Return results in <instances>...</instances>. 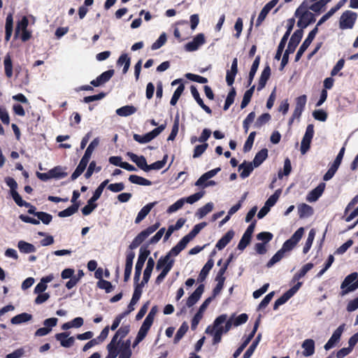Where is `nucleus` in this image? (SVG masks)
I'll return each instance as SVG.
<instances>
[{
    "label": "nucleus",
    "mask_w": 358,
    "mask_h": 358,
    "mask_svg": "<svg viewBox=\"0 0 358 358\" xmlns=\"http://www.w3.org/2000/svg\"><path fill=\"white\" fill-rule=\"evenodd\" d=\"M310 3H313L310 0H304L295 10L294 16L299 18L297 27H299V29L303 30L315 22V15L308 10V9L310 10Z\"/></svg>",
    "instance_id": "obj_1"
},
{
    "label": "nucleus",
    "mask_w": 358,
    "mask_h": 358,
    "mask_svg": "<svg viewBox=\"0 0 358 358\" xmlns=\"http://www.w3.org/2000/svg\"><path fill=\"white\" fill-rule=\"evenodd\" d=\"M99 138H95L88 145L87 148L84 155L83 156L81 160L80 161L79 164L76 167L74 172L72 173L71 178L72 180L78 178L85 171L87 167V165L90 159L92 154L95 149V148L99 145Z\"/></svg>",
    "instance_id": "obj_2"
},
{
    "label": "nucleus",
    "mask_w": 358,
    "mask_h": 358,
    "mask_svg": "<svg viewBox=\"0 0 358 358\" xmlns=\"http://www.w3.org/2000/svg\"><path fill=\"white\" fill-rule=\"evenodd\" d=\"M109 180H105L94 191L93 196L88 200L87 204L82 208V213L84 215H90L97 206L95 202L100 198L103 189L108 184Z\"/></svg>",
    "instance_id": "obj_3"
},
{
    "label": "nucleus",
    "mask_w": 358,
    "mask_h": 358,
    "mask_svg": "<svg viewBox=\"0 0 358 358\" xmlns=\"http://www.w3.org/2000/svg\"><path fill=\"white\" fill-rule=\"evenodd\" d=\"M341 296H345L350 292H354L358 288V274L357 273H352L347 275L341 283Z\"/></svg>",
    "instance_id": "obj_4"
},
{
    "label": "nucleus",
    "mask_w": 358,
    "mask_h": 358,
    "mask_svg": "<svg viewBox=\"0 0 358 358\" xmlns=\"http://www.w3.org/2000/svg\"><path fill=\"white\" fill-rule=\"evenodd\" d=\"M150 254V251L148 250V246H142L140 248L139 255L135 266V273L134 277V282L139 281L145 262Z\"/></svg>",
    "instance_id": "obj_5"
},
{
    "label": "nucleus",
    "mask_w": 358,
    "mask_h": 358,
    "mask_svg": "<svg viewBox=\"0 0 358 358\" xmlns=\"http://www.w3.org/2000/svg\"><path fill=\"white\" fill-rule=\"evenodd\" d=\"M357 18V14L352 10H345L340 17L339 28L341 29H352Z\"/></svg>",
    "instance_id": "obj_6"
},
{
    "label": "nucleus",
    "mask_w": 358,
    "mask_h": 358,
    "mask_svg": "<svg viewBox=\"0 0 358 358\" xmlns=\"http://www.w3.org/2000/svg\"><path fill=\"white\" fill-rule=\"evenodd\" d=\"M227 319V315L226 314H222L218 316L213 322V325H209L206 329V334H220V336H222L223 334L227 333L225 331V329L222 324L226 322Z\"/></svg>",
    "instance_id": "obj_7"
},
{
    "label": "nucleus",
    "mask_w": 358,
    "mask_h": 358,
    "mask_svg": "<svg viewBox=\"0 0 358 358\" xmlns=\"http://www.w3.org/2000/svg\"><path fill=\"white\" fill-rule=\"evenodd\" d=\"M303 232L304 229L303 227H300L299 229H298L291 236V238L287 240L283 243L282 247L281 248L280 250H282L284 253H285L286 252L291 251L294 248V246L299 242V241L303 236Z\"/></svg>",
    "instance_id": "obj_8"
},
{
    "label": "nucleus",
    "mask_w": 358,
    "mask_h": 358,
    "mask_svg": "<svg viewBox=\"0 0 358 358\" xmlns=\"http://www.w3.org/2000/svg\"><path fill=\"white\" fill-rule=\"evenodd\" d=\"M302 285L301 282H298L295 285L291 287L285 293H284L279 299H278L273 305V309H278L279 306L285 303L290 298H292L300 289Z\"/></svg>",
    "instance_id": "obj_9"
},
{
    "label": "nucleus",
    "mask_w": 358,
    "mask_h": 358,
    "mask_svg": "<svg viewBox=\"0 0 358 358\" xmlns=\"http://www.w3.org/2000/svg\"><path fill=\"white\" fill-rule=\"evenodd\" d=\"M294 22H295V20L294 18H291L288 20L289 26L287 27L286 32L285 33L284 36H282V38L280 40V42L278 45V47L277 49L276 54L275 55V59H276V60H280L281 58L282 53L285 46L286 45L287 39H288V38L291 34V31L293 29Z\"/></svg>",
    "instance_id": "obj_10"
},
{
    "label": "nucleus",
    "mask_w": 358,
    "mask_h": 358,
    "mask_svg": "<svg viewBox=\"0 0 358 358\" xmlns=\"http://www.w3.org/2000/svg\"><path fill=\"white\" fill-rule=\"evenodd\" d=\"M318 32V29L315 27L310 33L308 34L307 38L303 42L299 49L298 50L296 55L295 56V62H298L306 49L309 47L313 39L315 38L316 34Z\"/></svg>",
    "instance_id": "obj_11"
},
{
    "label": "nucleus",
    "mask_w": 358,
    "mask_h": 358,
    "mask_svg": "<svg viewBox=\"0 0 358 358\" xmlns=\"http://www.w3.org/2000/svg\"><path fill=\"white\" fill-rule=\"evenodd\" d=\"M212 297H208L206 299L203 303L200 306L198 312L195 314L194 317L192 320L191 328L192 330L196 329L200 320L203 317V314L206 310L207 307L210 304L212 301Z\"/></svg>",
    "instance_id": "obj_12"
},
{
    "label": "nucleus",
    "mask_w": 358,
    "mask_h": 358,
    "mask_svg": "<svg viewBox=\"0 0 358 358\" xmlns=\"http://www.w3.org/2000/svg\"><path fill=\"white\" fill-rule=\"evenodd\" d=\"M206 42L203 34H197L192 41L187 43L185 45V49L187 52H194L199 49L200 46Z\"/></svg>",
    "instance_id": "obj_13"
},
{
    "label": "nucleus",
    "mask_w": 358,
    "mask_h": 358,
    "mask_svg": "<svg viewBox=\"0 0 358 358\" xmlns=\"http://www.w3.org/2000/svg\"><path fill=\"white\" fill-rule=\"evenodd\" d=\"M221 169L217 167L203 173L195 182V185L201 188H206V183L209 179L214 177Z\"/></svg>",
    "instance_id": "obj_14"
},
{
    "label": "nucleus",
    "mask_w": 358,
    "mask_h": 358,
    "mask_svg": "<svg viewBox=\"0 0 358 358\" xmlns=\"http://www.w3.org/2000/svg\"><path fill=\"white\" fill-rule=\"evenodd\" d=\"M303 30H301V29L296 30L294 32V34H292V36H291V38L288 43V45H287L286 50L293 53L294 52L296 48L300 43V41L303 37Z\"/></svg>",
    "instance_id": "obj_15"
},
{
    "label": "nucleus",
    "mask_w": 358,
    "mask_h": 358,
    "mask_svg": "<svg viewBox=\"0 0 358 358\" xmlns=\"http://www.w3.org/2000/svg\"><path fill=\"white\" fill-rule=\"evenodd\" d=\"M279 0H271L268 3H267L260 11L259 16L257 19L256 25L259 26L262 22L265 20L268 13L271 11V10L274 8L276 4L278 3Z\"/></svg>",
    "instance_id": "obj_16"
},
{
    "label": "nucleus",
    "mask_w": 358,
    "mask_h": 358,
    "mask_svg": "<svg viewBox=\"0 0 358 358\" xmlns=\"http://www.w3.org/2000/svg\"><path fill=\"white\" fill-rule=\"evenodd\" d=\"M114 75V70L110 69L102 73L96 79L92 80L90 84L94 87H99L106 83Z\"/></svg>",
    "instance_id": "obj_17"
},
{
    "label": "nucleus",
    "mask_w": 358,
    "mask_h": 358,
    "mask_svg": "<svg viewBox=\"0 0 358 358\" xmlns=\"http://www.w3.org/2000/svg\"><path fill=\"white\" fill-rule=\"evenodd\" d=\"M326 185L324 182H321L315 189L311 190L307 195L306 200L309 202L316 201L322 194Z\"/></svg>",
    "instance_id": "obj_18"
},
{
    "label": "nucleus",
    "mask_w": 358,
    "mask_h": 358,
    "mask_svg": "<svg viewBox=\"0 0 358 358\" xmlns=\"http://www.w3.org/2000/svg\"><path fill=\"white\" fill-rule=\"evenodd\" d=\"M69 336V332L59 333L55 335V338L60 342L62 347L70 348L73 345L75 338L73 336L68 338Z\"/></svg>",
    "instance_id": "obj_19"
},
{
    "label": "nucleus",
    "mask_w": 358,
    "mask_h": 358,
    "mask_svg": "<svg viewBox=\"0 0 358 358\" xmlns=\"http://www.w3.org/2000/svg\"><path fill=\"white\" fill-rule=\"evenodd\" d=\"M237 72L238 59L237 58H234L231 63V69L227 71L226 82L229 86H231L234 84Z\"/></svg>",
    "instance_id": "obj_20"
},
{
    "label": "nucleus",
    "mask_w": 358,
    "mask_h": 358,
    "mask_svg": "<svg viewBox=\"0 0 358 358\" xmlns=\"http://www.w3.org/2000/svg\"><path fill=\"white\" fill-rule=\"evenodd\" d=\"M203 291L204 285L203 284L199 285L195 291L188 297L186 303L187 306H193L200 299Z\"/></svg>",
    "instance_id": "obj_21"
},
{
    "label": "nucleus",
    "mask_w": 358,
    "mask_h": 358,
    "mask_svg": "<svg viewBox=\"0 0 358 358\" xmlns=\"http://www.w3.org/2000/svg\"><path fill=\"white\" fill-rule=\"evenodd\" d=\"M301 348L303 350L302 354L304 357L312 356L315 353V341L311 338L306 339L302 343Z\"/></svg>",
    "instance_id": "obj_22"
},
{
    "label": "nucleus",
    "mask_w": 358,
    "mask_h": 358,
    "mask_svg": "<svg viewBox=\"0 0 358 358\" xmlns=\"http://www.w3.org/2000/svg\"><path fill=\"white\" fill-rule=\"evenodd\" d=\"M157 203V201L149 203L143 206L141 210L138 212L136 219L135 223L138 224L149 214L152 208Z\"/></svg>",
    "instance_id": "obj_23"
},
{
    "label": "nucleus",
    "mask_w": 358,
    "mask_h": 358,
    "mask_svg": "<svg viewBox=\"0 0 358 358\" xmlns=\"http://www.w3.org/2000/svg\"><path fill=\"white\" fill-rule=\"evenodd\" d=\"M254 164L252 162H249L244 161L242 164H241L238 166V170H242L240 176L241 178L245 179L248 178L250 173L252 172L254 168Z\"/></svg>",
    "instance_id": "obj_24"
},
{
    "label": "nucleus",
    "mask_w": 358,
    "mask_h": 358,
    "mask_svg": "<svg viewBox=\"0 0 358 358\" xmlns=\"http://www.w3.org/2000/svg\"><path fill=\"white\" fill-rule=\"evenodd\" d=\"M271 76V68L268 65H266L262 71L257 86V90L261 91L266 85L267 80L269 79Z\"/></svg>",
    "instance_id": "obj_25"
},
{
    "label": "nucleus",
    "mask_w": 358,
    "mask_h": 358,
    "mask_svg": "<svg viewBox=\"0 0 358 358\" xmlns=\"http://www.w3.org/2000/svg\"><path fill=\"white\" fill-rule=\"evenodd\" d=\"M234 236V231L233 230L228 231L216 243L215 247L221 250L224 249L227 245L231 241Z\"/></svg>",
    "instance_id": "obj_26"
},
{
    "label": "nucleus",
    "mask_w": 358,
    "mask_h": 358,
    "mask_svg": "<svg viewBox=\"0 0 358 358\" xmlns=\"http://www.w3.org/2000/svg\"><path fill=\"white\" fill-rule=\"evenodd\" d=\"M207 225V223L205 222L199 223L193 227V229L191 230V231L185 236L182 239L185 241L186 243H189L191 240H192L200 231L201 229H203Z\"/></svg>",
    "instance_id": "obj_27"
},
{
    "label": "nucleus",
    "mask_w": 358,
    "mask_h": 358,
    "mask_svg": "<svg viewBox=\"0 0 358 358\" xmlns=\"http://www.w3.org/2000/svg\"><path fill=\"white\" fill-rule=\"evenodd\" d=\"M331 0H310L313 3L310 4V9L315 13H320L325 8L327 3Z\"/></svg>",
    "instance_id": "obj_28"
},
{
    "label": "nucleus",
    "mask_w": 358,
    "mask_h": 358,
    "mask_svg": "<svg viewBox=\"0 0 358 358\" xmlns=\"http://www.w3.org/2000/svg\"><path fill=\"white\" fill-rule=\"evenodd\" d=\"M174 262L173 258H169L166 255L161 257L157 261L156 268L157 270L164 269V268H167L169 265H170L171 271L174 264Z\"/></svg>",
    "instance_id": "obj_29"
},
{
    "label": "nucleus",
    "mask_w": 358,
    "mask_h": 358,
    "mask_svg": "<svg viewBox=\"0 0 358 358\" xmlns=\"http://www.w3.org/2000/svg\"><path fill=\"white\" fill-rule=\"evenodd\" d=\"M137 110V108L131 105H127L119 108L116 110L115 113L120 117H128L134 114Z\"/></svg>",
    "instance_id": "obj_30"
},
{
    "label": "nucleus",
    "mask_w": 358,
    "mask_h": 358,
    "mask_svg": "<svg viewBox=\"0 0 358 358\" xmlns=\"http://www.w3.org/2000/svg\"><path fill=\"white\" fill-rule=\"evenodd\" d=\"M298 213L300 218L308 217L313 214V208L306 203H301L298 206Z\"/></svg>",
    "instance_id": "obj_31"
},
{
    "label": "nucleus",
    "mask_w": 358,
    "mask_h": 358,
    "mask_svg": "<svg viewBox=\"0 0 358 358\" xmlns=\"http://www.w3.org/2000/svg\"><path fill=\"white\" fill-rule=\"evenodd\" d=\"M188 243L184 239H181L178 244L174 246L166 255L169 258L177 256L182 250H183Z\"/></svg>",
    "instance_id": "obj_32"
},
{
    "label": "nucleus",
    "mask_w": 358,
    "mask_h": 358,
    "mask_svg": "<svg viewBox=\"0 0 358 358\" xmlns=\"http://www.w3.org/2000/svg\"><path fill=\"white\" fill-rule=\"evenodd\" d=\"M214 265V262L212 259H210L208 260V262L205 264L203 267L202 268L199 278L198 281L203 282L208 275L210 271L212 269L213 266Z\"/></svg>",
    "instance_id": "obj_33"
},
{
    "label": "nucleus",
    "mask_w": 358,
    "mask_h": 358,
    "mask_svg": "<svg viewBox=\"0 0 358 358\" xmlns=\"http://www.w3.org/2000/svg\"><path fill=\"white\" fill-rule=\"evenodd\" d=\"M31 319L32 315L31 314L22 313L12 317L10 322L13 324H20L22 323L30 321Z\"/></svg>",
    "instance_id": "obj_34"
},
{
    "label": "nucleus",
    "mask_w": 358,
    "mask_h": 358,
    "mask_svg": "<svg viewBox=\"0 0 358 358\" xmlns=\"http://www.w3.org/2000/svg\"><path fill=\"white\" fill-rule=\"evenodd\" d=\"M267 157L268 150L266 148L262 149L255 156V158L252 161L254 166L258 167L259 166H260L263 163V162L267 158Z\"/></svg>",
    "instance_id": "obj_35"
},
{
    "label": "nucleus",
    "mask_w": 358,
    "mask_h": 358,
    "mask_svg": "<svg viewBox=\"0 0 358 358\" xmlns=\"http://www.w3.org/2000/svg\"><path fill=\"white\" fill-rule=\"evenodd\" d=\"M130 64H131V59L128 56V55L126 53L122 54L117 61V64L118 66H122V65L124 66L123 70H122V73L124 74H125L128 71L129 66H130Z\"/></svg>",
    "instance_id": "obj_36"
},
{
    "label": "nucleus",
    "mask_w": 358,
    "mask_h": 358,
    "mask_svg": "<svg viewBox=\"0 0 358 358\" xmlns=\"http://www.w3.org/2000/svg\"><path fill=\"white\" fill-rule=\"evenodd\" d=\"M17 247L20 251L24 254L35 252L36 251V248L34 245L24 241H20L17 243Z\"/></svg>",
    "instance_id": "obj_37"
},
{
    "label": "nucleus",
    "mask_w": 358,
    "mask_h": 358,
    "mask_svg": "<svg viewBox=\"0 0 358 358\" xmlns=\"http://www.w3.org/2000/svg\"><path fill=\"white\" fill-rule=\"evenodd\" d=\"M133 138H134V141H136V142L141 143V144H145V143L150 142L152 140H153L156 137L155 136V134L151 131L143 136L134 134L133 136Z\"/></svg>",
    "instance_id": "obj_38"
},
{
    "label": "nucleus",
    "mask_w": 358,
    "mask_h": 358,
    "mask_svg": "<svg viewBox=\"0 0 358 358\" xmlns=\"http://www.w3.org/2000/svg\"><path fill=\"white\" fill-rule=\"evenodd\" d=\"M259 63H260V57L257 56L252 64L250 71L249 72L248 80V86L251 85V84L253 81V79L255 78V76L257 73V71L258 69Z\"/></svg>",
    "instance_id": "obj_39"
},
{
    "label": "nucleus",
    "mask_w": 358,
    "mask_h": 358,
    "mask_svg": "<svg viewBox=\"0 0 358 358\" xmlns=\"http://www.w3.org/2000/svg\"><path fill=\"white\" fill-rule=\"evenodd\" d=\"M214 205L212 202H208L206 205H204L203 207L199 208L196 213V216L199 219L203 218L204 216H206L207 214L210 213L213 209Z\"/></svg>",
    "instance_id": "obj_40"
},
{
    "label": "nucleus",
    "mask_w": 358,
    "mask_h": 358,
    "mask_svg": "<svg viewBox=\"0 0 358 358\" xmlns=\"http://www.w3.org/2000/svg\"><path fill=\"white\" fill-rule=\"evenodd\" d=\"M129 180L134 184L143 185V186H150L152 185V182L146 178L138 176L137 175H131L129 177Z\"/></svg>",
    "instance_id": "obj_41"
},
{
    "label": "nucleus",
    "mask_w": 358,
    "mask_h": 358,
    "mask_svg": "<svg viewBox=\"0 0 358 358\" xmlns=\"http://www.w3.org/2000/svg\"><path fill=\"white\" fill-rule=\"evenodd\" d=\"M3 65L5 69V74L8 78H11L13 76V63L11 57L9 54H7L3 59Z\"/></svg>",
    "instance_id": "obj_42"
},
{
    "label": "nucleus",
    "mask_w": 358,
    "mask_h": 358,
    "mask_svg": "<svg viewBox=\"0 0 358 358\" xmlns=\"http://www.w3.org/2000/svg\"><path fill=\"white\" fill-rule=\"evenodd\" d=\"M313 266L314 265L312 263L305 264L298 273L294 274L292 281L295 282L303 278Z\"/></svg>",
    "instance_id": "obj_43"
},
{
    "label": "nucleus",
    "mask_w": 358,
    "mask_h": 358,
    "mask_svg": "<svg viewBox=\"0 0 358 358\" xmlns=\"http://www.w3.org/2000/svg\"><path fill=\"white\" fill-rule=\"evenodd\" d=\"M262 334H259L257 337L255 338V341L252 342V343L250 345V346L248 348V349L245 351V352L243 355V358H250L253 352H255L256 348L257 347L259 341H261Z\"/></svg>",
    "instance_id": "obj_44"
},
{
    "label": "nucleus",
    "mask_w": 358,
    "mask_h": 358,
    "mask_svg": "<svg viewBox=\"0 0 358 358\" xmlns=\"http://www.w3.org/2000/svg\"><path fill=\"white\" fill-rule=\"evenodd\" d=\"M80 207V203L73 204L64 210L59 212L58 216L60 217H69L76 213Z\"/></svg>",
    "instance_id": "obj_45"
},
{
    "label": "nucleus",
    "mask_w": 358,
    "mask_h": 358,
    "mask_svg": "<svg viewBox=\"0 0 358 358\" xmlns=\"http://www.w3.org/2000/svg\"><path fill=\"white\" fill-rule=\"evenodd\" d=\"M255 89V85H253L249 90H248L243 95V98L242 100V102L241 103V108L243 109L245 108L248 103H250L251 98L252 96V94L254 93Z\"/></svg>",
    "instance_id": "obj_46"
},
{
    "label": "nucleus",
    "mask_w": 358,
    "mask_h": 358,
    "mask_svg": "<svg viewBox=\"0 0 358 358\" xmlns=\"http://www.w3.org/2000/svg\"><path fill=\"white\" fill-rule=\"evenodd\" d=\"M189 329V326L187 322H184L178 330L176 332V334L174 338V343H178L180 339L184 336Z\"/></svg>",
    "instance_id": "obj_47"
},
{
    "label": "nucleus",
    "mask_w": 358,
    "mask_h": 358,
    "mask_svg": "<svg viewBox=\"0 0 358 358\" xmlns=\"http://www.w3.org/2000/svg\"><path fill=\"white\" fill-rule=\"evenodd\" d=\"M315 236V229H310V231L308 233V238L306 239L305 245L303 248V252L304 254L308 253V251L310 250V249L312 246L313 242L314 241Z\"/></svg>",
    "instance_id": "obj_48"
},
{
    "label": "nucleus",
    "mask_w": 358,
    "mask_h": 358,
    "mask_svg": "<svg viewBox=\"0 0 358 358\" xmlns=\"http://www.w3.org/2000/svg\"><path fill=\"white\" fill-rule=\"evenodd\" d=\"M178 129H179V115L177 114L175 117V120H174L171 132L169 134V136L167 138V141H173L176 138V137L178 133Z\"/></svg>",
    "instance_id": "obj_49"
},
{
    "label": "nucleus",
    "mask_w": 358,
    "mask_h": 358,
    "mask_svg": "<svg viewBox=\"0 0 358 358\" xmlns=\"http://www.w3.org/2000/svg\"><path fill=\"white\" fill-rule=\"evenodd\" d=\"M152 324V322L149 321L148 320L145 319L137 335L142 337L143 338H144L146 336L148 331H149Z\"/></svg>",
    "instance_id": "obj_50"
},
{
    "label": "nucleus",
    "mask_w": 358,
    "mask_h": 358,
    "mask_svg": "<svg viewBox=\"0 0 358 358\" xmlns=\"http://www.w3.org/2000/svg\"><path fill=\"white\" fill-rule=\"evenodd\" d=\"M236 92L235 89L233 87L227 94L225 103L223 107L224 110H227L231 105L234 103Z\"/></svg>",
    "instance_id": "obj_51"
},
{
    "label": "nucleus",
    "mask_w": 358,
    "mask_h": 358,
    "mask_svg": "<svg viewBox=\"0 0 358 358\" xmlns=\"http://www.w3.org/2000/svg\"><path fill=\"white\" fill-rule=\"evenodd\" d=\"M184 89H185V87L182 84H180L178 87L177 89L175 90V92H173V94L171 99V101H170V104L171 106H175L179 98L180 97L182 92L184 91Z\"/></svg>",
    "instance_id": "obj_52"
},
{
    "label": "nucleus",
    "mask_w": 358,
    "mask_h": 358,
    "mask_svg": "<svg viewBox=\"0 0 358 358\" xmlns=\"http://www.w3.org/2000/svg\"><path fill=\"white\" fill-rule=\"evenodd\" d=\"M271 120V115L268 113H264L261 115L256 122H255V128H261L263 125L266 124L269 120Z\"/></svg>",
    "instance_id": "obj_53"
},
{
    "label": "nucleus",
    "mask_w": 358,
    "mask_h": 358,
    "mask_svg": "<svg viewBox=\"0 0 358 358\" xmlns=\"http://www.w3.org/2000/svg\"><path fill=\"white\" fill-rule=\"evenodd\" d=\"M28 24H29V21H28V19L27 18V17H25V16L22 17L21 20H20L17 23L16 28H15V36H17L20 34V31L26 30L27 28Z\"/></svg>",
    "instance_id": "obj_54"
},
{
    "label": "nucleus",
    "mask_w": 358,
    "mask_h": 358,
    "mask_svg": "<svg viewBox=\"0 0 358 358\" xmlns=\"http://www.w3.org/2000/svg\"><path fill=\"white\" fill-rule=\"evenodd\" d=\"M284 256L285 253L280 249L268 262L266 266L268 268L272 267L275 264L280 262Z\"/></svg>",
    "instance_id": "obj_55"
},
{
    "label": "nucleus",
    "mask_w": 358,
    "mask_h": 358,
    "mask_svg": "<svg viewBox=\"0 0 358 358\" xmlns=\"http://www.w3.org/2000/svg\"><path fill=\"white\" fill-rule=\"evenodd\" d=\"M97 287L99 289H104L106 293H110L113 290V286L111 282L103 279H100L97 282Z\"/></svg>",
    "instance_id": "obj_56"
},
{
    "label": "nucleus",
    "mask_w": 358,
    "mask_h": 358,
    "mask_svg": "<svg viewBox=\"0 0 358 358\" xmlns=\"http://www.w3.org/2000/svg\"><path fill=\"white\" fill-rule=\"evenodd\" d=\"M166 40H167V38H166V33H162L159 37L158 38V39L152 43V46H151V49L152 50H158L161 47H162L165 43L166 42Z\"/></svg>",
    "instance_id": "obj_57"
},
{
    "label": "nucleus",
    "mask_w": 358,
    "mask_h": 358,
    "mask_svg": "<svg viewBox=\"0 0 358 358\" xmlns=\"http://www.w3.org/2000/svg\"><path fill=\"white\" fill-rule=\"evenodd\" d=\"M50 174L52 178H63L67 176V173L64 172L60 166H57L50 170Z\"/></svg>",
    "instance_id": "obj_58"
},
{
    "label": "nucleus",
    "mask_w": 358,
    "mask_h": 358,
    "mask_svg": "<svg viewBox=\"0 0 358 358\" xmlns=\"http://www.w3.org/2000/svg\"><path fill=\"white\" fill-rule=\"evenodd\" d=\"M339 166H340L333 162L329 169H328V171H327V173L324 175L323 180L324 181H328L331 180L335 175Z\"/></svg>",
    "instance_id": "obj_59"
},
{
    "label": "nucleus",
    "mask_w": 358,
    "mask_h": 358,
    "mask_svg": "<svg viewBox=\"0 0 358 358\" xmlns=\"http://www.w3.org/2000/svg\"><path fill=\"white\" fill-rule=\"evenodd\" d=\"M10 195L17 206L20 207H28L29 206H30L29 203L22 200L21 196L17 191L11 192Z\"/></svg>",
    "instance_id": "obj_60"
},
{
    "label": "nucleus",
    "mask_w": 358,
    "mask_h": 358,
    "mask_svg": "<svg viewBox=\"0 0 358 358\" xmlns=\"http://www.w3.org/2000/svg\"><path fill=\"white\" fill-rule=\"evenodd\" d=\"M204 195V192H196L194 194H192L186 198H183L185 203L193 204L195 202L198 201L201 199Z\"/></svg>",
    "instance_id": "obj_61"
},
{
    "label": "nucleus",
    "mask_w": 358,
    "mask_h": 358,
    "mask_svg": "<svg viewBox=\"0 0 358 358\" xmlns=\"http://www.w3.org/2000/svg\"><path fill=\"white\" fill-rule=\"evenodd\" d=\"M256 136V132L252 131L250 134L249 136L248 137L246 141L245 142L244 146H243V151L245 152H249L254 143L255 138Z\"/></svg>",
    "instance_id": "obj_62"
},
{
    "label": "nucleus",
    "mask_w": 358,
    "mask_h": 358,
    "mask_svg": "<svg viewBox=\"0 0 358 358\" xmlns=\"http://www.w3.org/2000/svg\"><path fill=\"white\" fill-rule=\"evenodd\" d=\"M36 216L38 217V220L41 221L44 224H48L52 220V216L45 212H38L36 213Z\"/></svg>",
    "instance_id": "obj_63"
},
{
    "label": "nucleus",
    "mask_w": 358,
    "mask_h": 358,
    "mask_svg": "<svg viewBox=\"0 0 358 358\" xmlns=\"http://www.w3.org/2000/svg\"><path fill=\"white\" fill-rule=\"evenodd\" d=\"M185 204V201L183 200V198H181L178 199L176 202H175L173 204L171 205L168 209L167 213L169 214L173 213L180 209L183 205Z\"/></svg>",
    "instance_id": "obj_64"
}]
</instances>
